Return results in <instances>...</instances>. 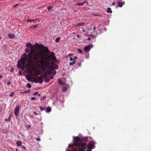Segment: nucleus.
Segmentation results:
<instances>
[{
    "mask_svg": "<svg viewBox=\"0 0 151 151\" xmlns=\"http://www.w3.org/2000/svg\"><path fill=\"white\" fill-rule=\"evenodd\" d=\"M44 78V77L43 75H41L40 76H38L37 78H35L34 79V81L35 83H42L43 81V79Z\"/></svg>",
    "mask_w": 151,
    "mask_h": 151,
    "instance_id": "4",
    "label": "nucleus"
},
{
    "mask_svg": "<svg viewBox=\"0 0 151 151\" xmlns=\"http://www.w3.org/2000/svg\"><path fill=\"white\" fill-rule=\"evenodd\" d=\"M88 3V1H86L85 0L83 2H82V3H76L75 4V6H82L85 3Z\"/></svg>",
    "mask_w": 151,
    "mask_h": 151,
    "instance_id": "9",
    "label": "nucleus"
},
{
    "mask_svg": "<svg viewBox=\"0 0 151 151\" xmlns=\"http://www.w3.org/2000/svg\"><path fill=\"white\" fill-rule=\"evenodd\" d=\"M39 108L42 111L46 109L45 107H44V108H43L41 106H40Z\"/></svg>",
    "mask_w": 151,
    "mask_h": 151,
    "instance_id": "32",
    "label": "nucleus"
},
{
    "mask_svg": "<svg viewBox=\"0 0 151 151\" xmlns=\"http://www.w3.org/2000/svg\"><path fill=\"white\" fill-rule=\"evenodd\" d=\"M87 141V137H84L83 139H81V142H85L84 143H86Z\"/></svg>",
    "mask_w": 151,
    "mask_h": 151,
    "instance_id": "12",
    "label": "nucleus"
},
{
    "mask_svg": "<svg viewBox=\"0 0 151 151\" xmlns=\"http://www.w3.org/2000/svg\"><path fill=\"white\" fill-rule=\"evenodd\" d=\"M16 151H18V150H17V149H16Z\"/></svg>",
    "mask_w": 151,
    "mask_h": 151,
    "instance_id": "62",
    "label": "nucleus"
},
{
    "mask_svg": "<svg viewBox=\"0 0 151 151\" xmlns=\"http://www.w3.org/2000/svg\"><path fill=\"white\" fill-rule=\"evenodd\" d=\"M48 74H47V73H45L44 74V76L45 77V78H47V75Z\"/></svg>",
    "mask_w": 151,
    "mask_h": 151,
    "instance_id": "36",
    "label": "nucleus"
},
{
    "mask_svg": "<svg viewBox=\"0 0 151 151\" xmlns=\"http://www.w3.org/2000/svg\"><path fill=\"white\" fill-rule=\"evenodd\" d=\"M21 147L24 149H25V147L23 145H21Z\"/></svg>",
    "mask_w": 151,
    "mask_h": 151,
    "instance_id": "44",
    "label": "nucleus"
},
{
    "mask_svg": "<svg viewBox=\"0 0 151 151\" xmlns=\"http://www.w3.org/2000/svg\"><path fill=\"white\" fill-rule=\"evenodd\" d=\"M10 119V118L9 117L7 119H6L5 120L6 121H9Z\"/></svg>",
    "mask_w": 151,
    "mask_h": 151,
    "instance_id": "41",
    "label": "nucleus"
},
{
    "mask_svg": "<svg viewBox=\"0 0 151 151\" xmlns=\"http://www.w3.org/2000/svg\"><path fill=\"white\" fill-rule=\"evenodd\" d=\"M54 78V76H50V79H53V78Z\"/></svg>",
    "mask_w": 151,
    "mask_h": 151,
    "instance_id": "43",
    "label": "nucleus"
},
{
    "mask_svg": "<svg viewBox=\"0 0 151 151\" xmlns=\"http://www.w3.org/2000/svg\"><path fill=\"white\" fill-rule=\"evenodd\" d=\"M2 76L1 75H0V78H1Z\"/></svg>",
    "mask_w": 151,
    "mask_h": 151,
    "instance_id": "59",
    "label": "nucleus"
},
{
    "mask_svg": "<svg viewBox=\"0 0 151 151\" xmlns=\"http://www.w3.org/2000/svg\"><path fill=\"white\" fill-rule=\"evenodd\" d=\"M46 72L48 74H50L52 73V71L50 70H46Z\"/></svg>",
    "mask_w": 151,
    "mask_h": 151,
    "instance_id": "18",
    "label": "nucleus"
},
{
    "mask_svg": "<svg viewBox=\"0 0 151 151\" xmlns=\"http://www.w3.org/2000/svg\"><path fill=\"white\" fill-rule=\"evenodd\" d=\"M78 52H79V53H82V50L80 49H78Z\"/></svg>",
    "mask_w": 151,
    "mask_h": 151,
    "instance_id": "35",
    "label": "nucleus"
},
{
    "mask_svg": "<svg viewBox=\"0 0 151 151\" xmlns=\"http://www.w3.org/2000/svg\"><path fill=\"white\" fill-rule=\"evenodd\" d=\"M51 109L50 107H48L47 108L46 112H49L51 111Z\"/></svg>",
    "mask_w": 151,
    "mask_h": 151,
    "instance_id": "17",
    "label": "nucleus"
},
{
    "mask_svg": "<svg viewBox=\"0 0 151 151\" xmlns=\"http://www.w3.org/2000/svg\"><path fill=\"white\" fill-rule=\"evenodd\" d=\"M56 73V71L55 70H53V72L52 73V74L53 75H55Z\"/></svg>",
    "mask_w": 151,
    "mask_h": 151,
    "instance_id": "31",
    "label": "nucleus"
},
{
    "mask_svg": "<svg viewBox=\"0 0 151 151\" xmlns=\"http://www.w3.org/2000/svg\"><path fill=\"white\" fill-rule=\"evenodd\" d=\"M14 70V68H12L11 69V71L12 72V71H13V70Z\"/></svg>",
    "mask_w": 151,
    "mask_h": 151,
    "instance_id": "56",
    "label": "nucleus"
},
{
    "mask_svg": "<svg viewBox=\"0 0 151 151\" xmlns=\"http://www.w3.org/2000/svg\"><path fill=\"white\" fill-rule=\"evenodd\" d=\"M36 139L37 141H40V137H39L38 138H36Z\"/></svg>",
    "mask_w": 151,
    "mask_h": 151,
    "instance_id": "39",
    "label": "nucleus"
},
{
    "mask_svg": "<svg viewBox=\"0 0 151 151\" xmlns=\"http://www.w3.org/2000/svg\"><path fill=\"white\" fill-rule=\"evenodd\" d=\"M10 84V81H9L8 83H7V84L8 85H9Z\"/></svg>",
    "mask_w": 151,
    "mask_h": 151,
    "instance_id": "55",
    "label": "nucleus"
},
{
    "mask_svg": "<svg viewBox=\"0 0 151 151\" xmlns=\"http://www.w3.org/2000/svg\"><path fill=\"white\" fill-rule=\"evenodd\" d=\"M38 93L37 92H36L35 93H34V95H36L37 94H38Z\"/></svg>",
    "mask_w": 151,
    "mask_h": 151,
    "instance_id": "50",
    "label": "nucleus"
},
{
    "mask_svg": "<svg viewBox=\"0 0 151 151\" xmlns=\"http://www.w3.org/2000/svg\"><path fill=\"white\" fill-rule=\"evenodd\" d=\"M93 15L95 16H102V15H100L98 14H94Z\"/></svg>",
    "mask_w": 151,
    "mask_h": 151,
    "instance_id": "38",
    "label": "nucleus"
},
{
    "mask_svg": "<svg viewBox=\"0 0 151 151\" xmlns=\"http://www.w3.org/2000/svg\"><path fill=\"white\" fill-rule=\"evenodd\" d=\"M55 55L53 52H51L50 55L47 56L40 52H35L34 50H31L27 55L26 53L23 55L24 57H22L20 60H18L17 66L19 68L23 70L26 67L28 68L29 63L32 64L33 60L34 63L44 71L45 68H49L50 60L58 63L59 61L56 59Z\"/></svg>",
    "mask_w": 151,
    "mask_h": 151,
    "instance_id": "1",
    "label": "nucleus"
},
{
    "mask_svg": "<svg viewBox=\"0 0 151 151\" xmlns=\"http://www.w3.org/2000/svg\"><path fill=\"white\" fill-rule=\"evenodd\" d=\"M19 74L20 75H22V71L21 70H19Z\"/></svg>",
    "mask_w": 151,
    "mask_h": 151,
    "instance_id": "37",
    "label": "nucleus"
},
{
    "mask_svg": "<svg viewBox=\"0 0 151 151\" xmlns=\"http://www.w3.org/2000/svg\"><path fill=\"white\" fill-rule=\"evenodd\" d=\"M77 37L78 38H79L80 37H81V36H80V35H77Z\"/></svg>",
    "mask_w": 151,
    "mask_h": 151,
    "instance_id": "53",
    "label": "nucleus"
},
{
    "mask_svg": "<svg viewBox=\"0 0 151 151\" xmlns=\"http://www.w3.org/2000/svg\"><path fill=\"white\" fill-rule=\"evenodd\" d=\"M73 138L74 141L73 144L69 145V147L71 148V151H85L86 147V143L81 142V139L78 137Z\"/></svg>",
    "mask_w": 151,
    "mask_h": 151,
    "instance_id": "2",
    "label": "nucleus"
},
{
    "mask_svg": "<svg viewBox=\"0 0 151 151\" xmlns=\"http://www.w3.org/2000/svg\"><path fill=\"white\" fill-rule=\"evenodd\" d=\"M57 81L58 82V83L60 85H62L64 83H63L62 81L60 79H58Z\"/></svg>",
    "mask_w": 151,
    "mask_h": 151,
    "instance_id": "14",
    "label": "nucleus"
},
{
    "mask_svg": "<svg viewBox=\"0 0 151 151\" xmlns=\"http://www.w3.org/2000/svg\"><path fill=\"white\" fill-rule=\"evenodd\" d=\"M38 26V25H37V24H36V25H34V26H33L32 27V26H31L30 27L31 28V29H32V28H35L36 27H37Z\"/></svg>",
    "mask_w": 151,
    "mask_h": 151,
    "instance_id": "22",
    "label": "nucleus"
},
{
    "mask_svg": "<svg viewBox=\"0 0 151 151\" xmlns=\"http://www.w3.org/2000/svg\"><path fill=\"white\" fill-rule=\"evenodd\" d=\"M41 74V72L40 71H38L36 72V74H35V76H37L38 75L40 74Z\"/></svg>",
    "mask_w": 151,
    "mask_h": 151,
    "instance_id": "21",
    "label": "nucleus"
},
{
    "mask_svg": "<svg viewBox=\"0 0 151 151\" xmlns=\"http://www.w3.org/2000/svg\"><path fill=\"white\" fill-rule=\"evenodd\" d=\"M46 98V97L45 96H43L42 98V100H43L44 99H45Z\"/></svg>",
    "mask_w": 151,
    "mask_h": 151,
    "instance_id": "42",
    "label": "nucleus"
},
{
    "mask_svg": "<svg viewBox=\"0 0 151 151\" xmlns=\"http://www.w3.org/2000/svg\"><path fill=\"white\" fill-rule=\"evenodd\" d=\"M73 60V59L71 57H70V61H72Z\"/></svg>",
    "mask_w": 151,
    "mask_h": 151,
    "instance_id": "47",
    "label": "nucleus"
},
{
    "mask_svg": "<svg viewBox=\"0 0 151 151\" xmlns=\"http://www.w3.org/2000/svg\"><path fill=\"white\" fill-rule=\"evenodd\" d=\"M52 8V6H48L47 7V10L49 11H50L51 10V9Z\"/></svg>",
    "mask_w": 151,
    "mask_h": 151,
    "instance_id": "25",
    "label": "nucleus"
},
{
    "mask_svg": "<svg viewBox=\"0 0 151 151\" xmlns=\"http://www.w3.org/2000/svg\"><path fill=\"white\" fill-rule=\"evenodd\" d=\"M78 66H81V63H78Z\"/></svg>",
    "mask_w": 151,
    "mask_h": 151,
    "instance_id": "54",
    "label": "nucleus"
},
{
    "mask_svg": "<svg viewBox=\"0 0 151 151\" xmlns=\"http://www.w3.org/2000/svg\"><path fill=\"white\" fill-rule=\"evenodd\" d=\"M91 149H88L87 151H92L91 150Z\"/></svg>",
    "mask_w": 151,
    "mask_h": 151,
    "instance_id": "57",
    "label": "nucleus"
},
{
    "mask_svg": "<svg viewBox=\"0 0 151 151\" xmlns=\"http://www.w3.org/2000/svg\"><path fill=\"white\" fill-rule=\"evenodd\" d=\"M115 5V3L114 2H113L112 4V6H114Z\"/></svg>",
    "mask_w": 151,
    "mask_h": 151,
    "instance_id": "52",
    "label": "nucleus"
},
{
    "mask_svg": "<svg viewBox=\"0 0 151 151\" xmlns=\"http://www.w3.org/2000/svg\"><path fill=\"white\" fill-rule=\"evenodd\" d=\"M33 113L34 114H35V115H37V113L36 112H35V111H33Z\"/></svg>",
    "mask_w": 151,
    "mask_h": 151,
    "instance_id": "51",
    "label": "nucleus"
},
{
    "mask_svg": "<svg viewBox=\"0 0 151 151\" xmlns=\"http://www.w3.org/2000/svg\"><path fill=\"white\" fill-rule=\"evenodd\" d=\"M90 36L91 37V38H95L96 37V36H94V35H91Z\"/></svg>",
    "mask_w": 151,
    "mask_h": 151,
    "instance_id": "33",
    "label": "nucleus"
},
{
    "mask_svg": "<svg viewBox=\"0 0 151 151\" xmlns=\"http://www.w3.org/2000/svg\"><path fill=\"white\" fill-rule=\"evenodd\" d=\"M14 92H12L10 93L9 96H10L12 97L14 95Z\"/></svg>",
    "mask_w": 151,
    "mask_h": 151,
    "instance_id": "27",
    "label": "nucleus"
},
{
    "mask_svg": "<svg viewBox=\"0 0 151 151\" xmlns=\"http://www.w3.org/2000/svg\"><path fill=\"white\" fill-rule=\"evenodd\" d=\"M78 58V57L76 56L74 57L73 58V62H70L69 63V65H72L73 64L76 63V60Z\"/></svg>",
    "mask_w": 151,
    "mask_h": 151,
    "instance_id": "10",
    "label": "nucleus"
},
{
    "mask_svg": "<svg viewBox=\"0 0 151 151\" xmlns=\"http://www.w3.org/2000/svg\"><path fill=\"white\" fill-rule=\"evenodd\" d=\"M35 19H31V20H30L29 19H27V21L28 22H32V21H35Z\"/></svg>",
    "mask_w": 151,
    "mask_h": 151,
    "instance_id": "28",
    "label": "nucleus"
},
{
    "mask_svg": "<svg viewBox=\"0 0 151 151\" xmlns=\"http://www.w3.org/2000/svg\"><path fill=\"white\" fill-rule=\"evenodd\" d=\"M27 86L29 88H30L31 87V85L29 83H27Z\"/></svg>",
    "mask_w": 151,
    "mask_h": 151,
    "instance_id": "29",
    "label": "nucleus"
},
{
    "mask_svg": "<svg viewBox=\"0 0 151 151\" xmlns=\"http://www.w3.org/2000/svg\"><path fill=\"white\" fill-rule=\"evenodd\" d=\"M25 51L27 53H28L29 52L30 50L29 49L27 48L25 49Z\"/></svg>",
    "mask_w": 151,
    "mask_h": 151,
    "instance_id": "26",
    "label": "nucleus"
},
{
    "mask_svg": "<svg viewBox=\"0 0 151 151\" xmlns=\"http://www.w3.org/2000/svg\"><path fill=\"white\" fill-rule=\"evenodd\" d=\"M68 55L69 56H71L72 55H73V54H72L71 53L69 54Z\"/></svg>",
    "mask_w": 151,
    "mask_h": 151,
    "instance_id": "49",
    "label": "nucleus"
},
{
    "mask_svg": "<svg viewBox=\"0 0 151 151\" xmlns=\"http://www.w3.org/2000/svg\"><path fill=\"white\" fill-rule=\"evenodd\" d=\"M2 38L1 37H0V40Z\"/></svg>",
    "mask_w": 151,
    "mask_h": 151,
    "instance_id": "60",
    "label": "nucleus"
},
{
    "mask_svg": "<svg viewBox=\"0 0 151 151\" xmlns=\"http://www.w3.org/2000/svg\"><path fill=\"white\" fill-rule=\"evenodd\" d=\"M44 81L45 82H48L49 81V80L48 78H46Z\"/></svg>",
    "mask_w": 151,
    "mask_h": 151,
    "instance_id": "23",
    "label": "nucleus"
},
{
    "mask_svg": "<svg viewBox=\"0 0 151 151\" xmlns=\"http://www.w3.org/2000/svg\"><path fill=\"white\" fill-rule=\"evenodd\" d=\"M8 36L10 39H13L15 37V35H14L10 33L8 34Z\"/></svg>",
    "mask_w": 151,
    "mask_h": 151,
    "instance_id": "13",
    "label": "nucleus"
},
{
    "mask_svg": "<svg viewBox=\"0 0 151 151\" xmlns=\"http://www.w3.org/2000/svg\"><path fill=\"white\" fill-rule=\"evenodd\" d=\"M3 47H4L5 48H6L7 47V45H3Z\"/></svg>",
    "mask_w": 151,
    "mask_h": 151,
    "instance_id": "45",
    "label": "nucleus"
},
{
    "mask_svg": "<svg viewBox=\"0 0 151 151\" xmlns=\"http://www.w3.org/2000/svg\"><path fill=\"white\" fill-rule=\"evenodd\" d=\"M19 5V4H17L15 5L14 6V7H16V6H18Z\"/></svg>",
    "mask_w": 151,
    "mask_h": 151,
    "instance_id": "46",
    "label": "nucleus"
},
{
    "mask_svg": "<svg viewBox=\"0 0 151 151\" xmlns=\"http://www.w3.org/2000/svg\"><path fill=\"white\" fill-rule=\"evenodd\" d=\"M93 30H95L96 28V26H94L93 27Z\"/></svg>",
    "mask_w": 151,
    "mask_h": 151,
    "instance_id": "48",
    "label": "nucleus"
},
{
    "mask_svg": "<svg viewBox=\"0 0 151 151\" xmlns=\"http://www.w3.org/2000/svg\"><path fill=\"white\" fill-rule=\"evenodd\" d=\"M84 24V23L81 22L78 23V26H81V25H83Z\"/></svg>",
    "mask_w": 151,
    "mask_h": 151,
    "instance_id": "30",
    "label": "nucleus"
},
{
    "mask_svg": "<svg viewBox=\"0 0 151 151\" xmlns=\"http://www.w3.org/2000/svg\"><path fill=\"white\" fill-rule=\"evenodd\" d=\"M92 47V45H89L86 46L84 48V51L86 52H87L90 50L91 47Z\"/></svg>",
    "mask_w": 151,
    "mask_h": 151,
    "instance_id": "8",
    "label": "nucleus"
},
{
    "mask_svg": "<svg viewBox=\"0 0 151 151\" xmlns=\"http://www.w3.org/2000/svg\"><path fill=\"white\" fill-rule=\"evenodd\" d=\"M87 39L88 40H91V38L90 37H88V38Z\"/></svg>",
    "mask_w": 151,
    "mask_h": 151,
    "instance_id": "58",
    "label": "nucleus"
},
{
    "mask_svg": "<svg viewBox=\"0 0 151 151\" xmlns=\"http://www.w3.org/2000/svg\"><path fill=\"white\" fill-rule=\"evenodd\" d=\"M85 31V30L84 29V30H83V32H84Z\"/></svg>",
    "mask_w": 151,
    "mask_h": 151,
    "instance_id": "63",
    "label": "nucleus"
},
{
    "mask_svg": "<svg viewBox=\"0 0 151 151\" xmlns=\"http://www.w3.org/2000/svg\"><path fill=\"white\" fill-rule=\"evenodd\" d=\"M107 12L108 13H112V11L111 10V9L110 8H109L107 9Z\"/></svg>",
    "mask_w": 151,
    "mask_h": 151,
    "instance_id": "19",
    "label": "nucleus"
},
{
    "mask_svg": "<svg viewBox=\"0 0 151 151\" xmlns=\"http://www.w3.org/2000/svg\"><path fill=\"white\" fill-rule=\"evenodd\" d=\"M36 47H38L40 50L43 49L47 53H48L50 52V51L48 50L47 47H44L43 45L42 44L39 45L38 44L36 43L35 44Z\"/></svg>",
    "mask_w": 151,
    "mask_h": 151,
    "instance_id": "3",
    "label": "nucleus"
},
{
    "mask_svg": "<svg viewBox=\"0 0 151 151\" xmlns=\"http://www.w3.org/2000/svg\"><path fill=\"white\" fill-rule=\"evenodd\" d=\"M118 6L120 7H122L123 6V5L125 4L124 1L123 2H121L118 1Z\"/></svg>",
    "mask_w": 151,
    "mask_h": 151,
    "instance_id": "11",
    "label": "nucleus"
},
{
    "mask_svg": "<svg viewBox=\"0 0 151 151\" xmlns=\"http://www.w3.org/2000/svg\"><path fill=\"white\" fill-rule=\"evenodd\" d=\"M38 96H40V94H38Z\"/></svg>",
    "mask_w": 151,
    "mask_h": 151,
    "instance_id": "61",
    "label": "nucleus"
},
{
    "mask_svg": "<svg viewBox=\"0 0 151 151\" xmlns=\"http://www.w3.org/2000/svg\"><path fill=\"white\" fill-rule=\"evenodd\" d=\"M67 87H64L63 88V89H62L63 91V92H65V91H67Z\"/></svg>",
    "mask_w": 151,
    "mask_h": 151,
    "instance_id": "24",
    "label": "nucleus"
},
{
    "mask_svg": "<svg viewBox=\"0 0 151 151\" xmlns=\"http://www.w3.org/2000/svg\"><path fill=\"white\" fill-rule=\"evenodd\" d=\"M19 107V105H17L14 109V113L15 115L16 116L18 115Z\"/></svg>",
    "mask_w": 151,
    "mask_h": 151,
    "instance_id": "7",
    "label": "nucleus"
},
{
    "mask_svg": "<svg viewBox=\"0 0 151 151\" xmlns=\"http://www.w3.org/2000/svg\"><path fill=\"white\" fill-rule=\"evenodd\" d=\"M60 37H57L56 38V39L55 40V42L57 43L58 42H59V40H60Z\"/></svg>",
    "mask_w": 151,
    "mask_h": 151,
    "instance_id": "20",
    "label": "nucleus"
},
{
    "mask_svg": "<svg viewBox=\"0 0 151 151\" xmlns=\"http://www.w3.org/2000/svg\"><path fill=\"white\" fill-rule=\"evenodd\" d=\"M29 92H30L29 91H24V92H20V93H27Z\"/></svg>",
    "mask_w": 151,
    "mask_h": 151,
    "instance_id": "34",
    "label": "nucleus"
},
{
    "mask_svg": "<svg viewBox=\"0 0 151 151\" xmlns=\"http://www.w3.org/2000/svg\"><path fill=\"white\" fill-rule=\"evenodd\" d=\"M54 62H52L51 63V66L50 67L51 69L53 70L54 69H57L58 68V65L57 64L54 63Z\"/></svg>",
    "mask_w": 151,
    "mask_h": 151,
    "instance_id": "6",
    "label": "nucleus"
},
{
    "mask_svg": "<svg viewBox=\"0 0 151 151\" xmlns=\"http://www.w3.org/2000/svg\"><path fill=\"white\" fill-rule=\"evenodd\" d=\"M22 144V142L21 141H17V145L18 146H20Z\"/></svg>",
    "mask_w": 151,
    "mask_h": 151,
    "instance_id": "15",
    "label": "nucleus"
},
{
    "mask_svg": "<svg viewBox=\"0 0 151 151\" xmlns=\"http://www.w3.org/2000/svg\"><path fill=\"white\" fill-rule=\"evenodd\" d=\"M36 99L35 97H32L31 98V100H35Z\"/></svg>",
    "mask_w": 151,
    "mask_h": 151,
    "instance_id": "40",
    "label": "nucleus"
},
{
    "mask_svg": "<svg viewBox=\"0 0 151 151\" xmlns=\"http://www.w3.org/2000/svg\"><path fill=\"white\" fill-rule=\"evenodd\" d=\"M95 142L94 141L90 142L87 145V148L88 149H93V148Z\"/></svg>",
    "mask_w": 151,
    "mask_h": 151,
    "instance_id": "5",
    "label": "nucleus"
},
{
    "mask_svg": "<svg viewBox=\"0 0 151 151\" xmlns=\"http://www.w3.org/2000/svg\"><path fill=\"white\" fill-rule=\"evenodd\" d=\"M66 151H68V150H66Z\"/></svg>",
    "mask_w": 151,
    "mask_h": 151,
    "instance_id": "64",
    "label": "nucleus"
},
{
    "mask_svg": "<svg viewBox=\"0 0 151 151\" xmlns=\"http://www.w3.org/2000/svg\"><path fill=\"white\" fill-rule=\"evenodd\" d=\"M31 45L32 44L30 42L27 43L26 44V46L29 48L30 47Z\"/></svg>",
    "mask_w": 151,
    "mask_h": 151,
    "instance_id": "16",
    "label": "nucleus"
}]
</instances>
